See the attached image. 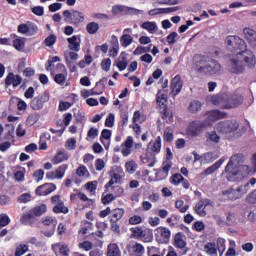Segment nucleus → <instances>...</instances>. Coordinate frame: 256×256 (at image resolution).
<instances>
[{"instance_id": "obj_20", "label": "nucleus", "mask_w": 256, "mask_h": 256, "mask_svg": "<svg viewBox=\"0 0 256 256\" xmlns=\"http://www.w3.org/2000/svg\"><path fill=\"white\" fill-rule=\"evenodd\" d=\"M171 96L173 97V99H175V97H177V95H179V93H181V89H183V81H181V76L180 75H176L171 82Z\"/></svg>"}, {"instance_id": "obj_25", "label": "nucleus", "mask_w": 256, "mask_h": 256, "mask_svg": "<svg viewBox=\"0 0 256 256\" xmlns=\"http://www.w3.org/2000/svg\"><path fill=\"white\" fill-rule=\"evenodd\" d=\"M159 112L161 113L162 120L165 121L168 125H171L173 123V110H170L169 106H163L161 108H158Z\"/></svg>"}, {"instance_id": "obj_62", "label": "nucleus", "mask_w": 256, "mask_h": 256, "mask_svg": "<svg viewBox=\"0 0 256 256\" xmlns=\"http://www.w3.org/2000/svg\"><path fill=\"white\" fill-rule=\"evenodd\" d=\"M129 225H139L143 223V218L139 215H134L128 220Z\"/></svg>"}, {"instance_id": "obj_50", "label": "nucleus", "mask_w": 256, "mask_h": 256, "mask_svg": "<svg viewBox=\"0 0 256 256\" xmlns=\"http://www.w3.org/2000/svg\"><path fill=\"white\" fill-rule=\"evenodd\" d=\"M175 207L178 209L179 213H187L189 210V205H185V201L177 200L175 202Z\"/></svg>"}, {"instance_id": "obj_31", "label": "nucleus", "mask_w": 256, "mask_h": 256, "mask_svg": "<svg viewBox=\"0 0 256 256\" xmlns=\"http://www.w3.org/2000/svg\"><path fill=\"white\" fill-rule=\"evenodd\" d=\"M186 237L183 232H178L174 235V247L176 249H185L187 247V241H185Z\"/></svg>"}, {"instance_id": "obj_28", "label": "nucleus", "mask_w": 256, "mask_h": 256, "mask_svg": "<svg viewBox=\"0 0 256 256\" xmlns=\"http://www.w3.org/2000/svg\"><path fill=\"white\" fill-rule=\"evenodd\" d=\"M209 121H219L220 119H227V112L221 110H210L206 113Z\"/></svg>"}, {"instance_id": "obj_53", "label": "nucleus", "mask_w": 256, "mask_h": 256, "mask_svg": "<svg viewBox=\"0 0 256 256\" xmlns=\"http://www.w3.org/2000/svg\"><path fill=\"white\" fill-rule=\"evenodd\" d=\"M151 47H153V44H150L148 47L138 46L134 50L133 55H143V53H149L151 51Z\"/></svg>"}, {"instance_id": "obj_56", "label": "nucleus", "mask_w": 256, "mask_h": 256, "mask_svg": "<svg viewBox=\"0 0 256 256\" xmlns=\"http://www.w3.org/2000/svg\"><path fill=\"white\" fill-rule=\"evenodd\" d=\"M183 175L179 174V173H176L174 175H172L170 177V183L172 185H175L176 187L179 186V184L181 183V181H183Z\"/></svg>"}, {"instance_id": "obj_13", "label": "nucleus", "mask_w": 256, "mask_h": 256, "mask_svg": "<svg viewBox=\"0 0 256 256\" xmlns=\"http://www.w3.org/2000/svg\"><path fill=\"white\" fill-rule=\"evenodd\" d=\"M211 102L220 109H231V104L227 103V94H216L212 96Z\"/></svg>"}, {"instance_id": "obj_1", "label": "nucleus", "mask_w": 256, "mask_h": 256, "mask_svg": "<svg viewBox=\"0 0 256 256\" xmlns=\"http://www.w3.org/2000/svg\"><path fill=\"white\" fill-rule=\"evenodd\" d=\"M227 47L233 49L234 54L230 56L231 72L235 75H241L246 67L252 68L256 65L255 54L247 49L245 40L239 36H227L225 39Z\"/></svg>"}, {"instance_id": "obj_52", "label": "nucleus", "mask_w": 256, "mask_h": 256, "mask_svg": "<svg viewBox=\"0 0 256 256\" xmlns=\"http://www.w3.org/2000/svg\"><path fill=\"white\" fill-rule=\"evenodd\" d=\"M37 121H39V114L37 113L30 114L26 119V125H28L29 127H33V125H35Z\"/></svg>"}, {"instance_id": "obj_63", "label": "nucleus", "mask_w": 256, "mask_h": 256, "mask_svg": "<svg viewBox=\"0 0 256 256\" xmlns=\"http://www.w3.org/2000/svg\"><path fill=\"white\" fill-rule=\"evenodd\" d=\"M246 203H249V205H256V189L247 195Z\"/></svg>"}, {"instance_id": "obj_16", "label": "nucleus", "mask_w": 256, "mask_h": 256, "mask_svg": "<svg viewBox=\"0 0 256 256\" xmlns=\"http://www.w3.org/2000/svg\"><path fill=\"white\" fill-rule=\"evenodd\" d=\"M47 101H49V96H47V94L38 95L31 101L30 107L34 111H40V109H43V105H45Z\"/></svg>"}, {"instance_id": "obj_29", "label": "nucleus", "mask_w": 256, "mask_h": 256, "mask_svg": "<svg viewBox=\"0 0 256 256\" xmlns=\"http://www.w3.org/2000/svg\"><path fill=\"white\" fill-rule=\"evenodd\" d=\"M133 137L132 136H128L126 141H124L121 144L122 150L121 153L123 155V157H129V155H131V149H133Z\"/></svg>"}, {"instance_id": "obj_32", "label": "nucleus", "mask_w": 256, "mask_h": 256, "mask_svg": "<svg viewBox=\"0 0 256 256\" xmlns=\"http://www.w3.org/2000/svg\"><path fill=\"white\" fill-rule=\"evenodd\" d=\"M146 151H151L154 155L161 153V136L156 137L154 142H150Z\"/></svg>"}, {"instance_id": "obj_45", "label": "nucleus", "mask_w": 256, "mask_h": 256, "mask_svg": "<svg viewBox=\"0 0 256 256\" xmlns=\"http://www.w3.org/2000/svg\"><path fill=\"white\" fill-rule=\"evenodd\" d=\"M69 169L68 164L60 165L54 172L56 173V179H63L65 177V173Z\"/></svg>"}, {"instance_id": "obj_2", "label": "nucleus", "mask_w": 256, "mask_h": 256, "mask_svg": "<svg viewBox=\"0 0 256 256\" xmlns=\"http://www.w3.org/2000/svg\"><path fill=\"white\" fill-rule=\"evenodd\" d=\"M45 213H47L46 204L35 206L22 214L20 223H22V225H30V227H33L37 221V217H41V215H45Z\"/></svg>"}, {"instance_id": "obj_8", "label": "nucleus", "mask_w": 256, "mask_h": 256, "mask_svg": "<svg viewBox=\"0 0 256 256\" xmlns=\"http://www.w3.org/2000/svg\"><path fill=\"white\" fill-rule=\"evenodd\" d=\"M173 152H171V148L166 149V161L162 164V169L158 171V175H162L160 179H167L169 177V171L173 167Z\"/></svg>"}, {"instance_id": "obj_55", "label": "nucleus", "mask_w": 256, "mask_h": 256, "mask_svg": "<svg viewBox=\"0 0 256 256\" xmlns=\"http://www.w3.org/2000/svg\"><path fill=\"white\" fill-rule=\"evenodd\" d=\"M133 249V253H135L136 255H145V246H143V244L141 243H135L132 246Z\"/></svg>"}, {"instance_id": "obj_61", "label": "nucleus", "mask_w": 256, "mask_h": 256, "mask_svg": "<svg viewBox=\"0 0 256 256\" xmlns=\"http://www.w3.org/2000/svg\"><path fill=\"white\" fill-rule=\"evenodd\" d=\"M218 252L221 255H223V253H225V239L223 238H218L217 239V248Z\"/></svg>"}, {"instance_id": "obj_19", "label": "nucleus", "mask_w": 256, "mask_h": 256, "mask_svg": "<svg viewBox=\"0 0 256 256\" xmlns=\"http://www.w3.org/2000/svg\"><path fill=\"white\" fill-rule=\"evenodd\" d=\"M218 129L222 131V133H235L237 129H239V124L233 121H225L218 123Z\"/></svg>"}, {"instance_id": "obj_7", "label": "nucleus", "mask_w": 256, "mask_h": 256, "mask_svg": "<svg viewBox=\"0 0 256 256\" xmlns=\"http://www.w3.org/2000/svg\"><path fill=\"white\" fill-rule=\"evenodd\" d=\"M17 31L21 35H27V37H32L33 35H37L39 27H37V24L31 21H27L26 23L18 25Z\"/></svg>"}, {"instance_id": "obj_36", "label": "nucleus", "mask_w": 256, "mask_h": 256, "mask_svg": "<svg viewBox=\"0 0 256 256\" xmlns=\"http://www.w3.org/2000/svg\"><path fill=\"white\" fill-rule=\"evenodd\" d=\"M123 215H125V209L123 208H115L112 210L109 219L110 221L114 222L117 221H121V219H123Z\"/></svg>"}, {"instance_id": "obj_48", "label": "nucleus", "mask_w": 256, "mask_h": 256, "mask_svg": "<svg viewBox=\"0 0 256 256\" xmlns=\"http://www.w3.org/2000/svg\"><path fill=\"white\" fill-rule=\"evenodd\" d=\"M41 223H43L46 227L53 225V227L57 226V218L52 216H46L41 219Z\"/></svg>"}, {"instance_id": "obj_38", "label": "nucleus", "mask_w": 256, "mask_h": 256, "mask_svg": "<svg viewBox=\"0 0 256 256\" xmlns=\"http://www.w3.org/2000/svg\"><path fill=\"white\" fill-rule=\"evenodd\" d=\"M245 39L248 40V43L251 45H256V31L251 28H244L243 30Z\"/></svg>"}, {"instance_id": "obj_46", "label": "nucleus", "mask_w": 256, "mask_h": 256, "mask_svg": "<svg viewBox=\"0 0 256 256\" xmlns=\"http://www.w3.org/2000/svg\"><path fill=\"white\" fill-rule=\"evenodd\" d=\"M120 43L122 47H129L133 43V37L129 34H123L120 37Z\"/></svg>"}, {"instance_id": "obj_26", "label": "nucleus", "mask_w": 256, "mask_h": 256, "mask_svg": "<svg viewBox=\"0 0 256 256\" xmlns=\"http://www.w3.org/2000/svg\"><path fill=\"white\" fill-rule=\"evenodd\" d=\"M107 81V77H104L96 82L95 87L91 89V95H103V93H105Z\"/></svg>"}, {"instance_id": "obj_23", "label": "nucleus", "mask_w": 256, "mask_h": 256, "mask_svg": "<svg viewBox=\"0 0 256 256\" xmlns=\"http://www.w3.org/2000/svg\"><path fill=\"white\" fill-rule=\"evenodd\" d=\"M226 103L231 105V109H235V107H239L243 103V96L240 94H227Z\"/></svg>"}, {"instance_id": "obj_24", "label": "nucleus", "mask_w": 256, "mask_h": 256, "mask_svg": "<svg viewBox=\"0 0 256 256\" xmlns=\"http://www.w3.org/2000/svg\"><path fill=\"white\" fill-rule=\"evenodd\" d=\"M123 12L130 13V15H137V13H139V10L124 5H114L112 7V13L114 15H119V13Z\"/></svg>"}, {"instance_id": "obj_39", "label": "nucleus", "mask_w": 256, "mask_h": 256, "mask_svg": "<svg viewBox=\"0 0 256 256\" xmlns=\"http://www.w3.org/2000/svg\"><path fill=\"white\" fill-rule=\"evenodd\" d=\"M106 256H121V249H119V245L115 243L109 244Z\"/></svg>"}, {"instance_id": "obj_41", "label": "nucleus", "mask_w": 256, "mask_h": 256, "mask_svg": "<svg viewBox=\"0 0 256 256\" xmlns=\"http://www.w3.org/2000/svg\"><path fill=\"white\" fill-rule=\"evenodd\" d=\"M203 107V104L199 100H193L188 106L189 113H199V110Z\"/></svg>"}, {"instance_id": "obj_9", "label": "nucleus", "mask_w": 256, "mask_h": 256, "mask_svg": "<svg viewBox=\"0 0 256 256\" xmlns=\"http://www.w3.org/2000/svg\"><path fill=\"white\" fill-rule=\"evenodd\" d=\"M214 202L211 201L209 198H203L197 202V204L194 207V211L196 215H199V217H207V207H213Z\"/></svg>"}, {"instance_id": "obj_21", "label": "nucleus", "mask_w": 256, "mask_h": 256, "mask_svg": "<svg viewBox=\"0 0 256 256\" xmlns=\"http://www.w3.org/2000/svg\"><path fill=\"white\" fill-rule=\"evenodd\" d=\"M55 189H57V186L53 183H48V184H44L39 186L35 193L36 195H39L40 197L42 196H46V195H51V193H53V191H55Z\"/></svg>"}, {"instance_id": "obj_27", "label": "nucleus", "mask_w": 256, "mask_h": 256, "mask_svg": "<svg viewBox=\"0 0 256 256\" xmlns=\"http://www.w3.org/2000/svg\"><path fill=\"white\" fill-rule=\"evenodd\" d=\"M141 161L148 167H155V164L157 163L156 155L151 151L146 150L145 155L141 156Z\"/></svg>"}, {"instance_id": "obj_34", "label": "nucleus", "mask_w": 256, "mask_h": 256, "mask_svg": "<svg viewBox=\"0 0 256 256\" xmlns=\"http://www.w3.org/2000/svg\"><path fill=\"white\" fill-rule=\"evenodd\" d=\"M156 103L158 109L161 107H167V93L164 90H158L156 94Z\"/></svg>"}, {"instance_id": "obj_47", "label": "nucleus", "mask_w": 256, "mask_h": 256, "mask_svg": "<svg viewBox=\"0 0 256 256\" xmlns=\"http://www.w3.org/2000/svg\"><path fill=\"white\" fill-rule=\"evenodd\" d=\"M86 31L89 35H95L99 31V24L97 22H90L86 25Z\"/></svg>"}, {"instance_id": "obj_54", "label": "nucleus", "mask_w": 256, "mask_h": 256, "mask_svg": "<svg viewBox=\"0 0 256 256\" xmlns=\"http://www.w3.org/2000/svg\"><path fill=\"white\" fill-rule=\"evenodd\" d=\"M163 139L164 141H166L167 143H171L174 139L173 136V130L171 129V127H167L164 131V135H163Z\"/></svg>"}, {"instance_id": "obj_57", "label": "nucleus", "mask_w": 256, "mask_h": 256, "mask_svg": "<svg viewBox=\"0 0 256 256\" xmlns=\"http://www.w3.org/2000/svg\"><path fill=\"white\" fill-rule=\"evenodd\" d=\"M218 157L219 156H217V154H215L214 152H207L203 155L205 163H213V161H216Z\"/></svg>"}, {"instance_id": "obj_18", "label": "nucleus", "mask_w": 256, "mask_h": 256, "mask_svg": "<svg viewBox=\"0 0 256 256\" xmlns=\"http://www.w3.org/2000/svg\"><path fill=\"white\" fill-rule=\"evenodd\" d=\"M51 249L56 256H69V253H71L69 246L63 242L52 244Z\"/></svg>"}, {"instance_id": "obj_58", "label": "nucleus", "mask_w": 256, "mask_h": 256, "mask_svg": "<svg viewBox=\"0 0 256 256\" xmlns=\"http://www.w3.org/2000/svg\"><path fill=\"white\" fill-rule=\"evenodd\" d=\"M125 167L126 171L130 174H133L135 171H137V163L134 160L126 162Z\"/></svg>"}, {"instance_id": "obj_37", "label": "nucleus", "mask_w": 256, "mask_h": 256, "mask_svg": "<svg viewBox=\"0 0 256 256\" xmlns=\"http://www.w3.org/2000/svg\"><path fill=\"white\" fill-rule=\"evenodd\" d=\"M58 61H61V58H59V56H54L49 58L45 63L46 71H50L52 76H54L55 73L57 72V70H53V68L55 67L54 63H58Z\"/></svg>"}, {"instance_id": "obj_60", "label": "nucleus", "mask_w": 256, "mask_h": 256, "mask_svg": "<svg viewBox=\"0 0 256 256\" xmlns=\"http://www.w3.org/2000/svg\"><path fill=\"white\" fill-rule=\"evenodd\" d=\"M115 199H117V196L113 195L112 193H109L103 196L101 201L103 205H109V203L115 201Z\"/></svg>"}, {"instance_id": "obj_15", "label": "nucleus", "mask_w": 256, "mask_h": 256, "mask_svg": "<svg viewBox=\"0 0 256 256\" xmlns=\"http://www.w3.org/2000/svg\"><path fill=\"white\" fill-rule=\"evenodd\" d=\"M60 71L58 74H54V81L58 85H63L67 80V68L63 65V63H58L56 66V73Z\"/></svg>"}, {"instance_id": "obj_42", "label": "nucleus", "mask_w": 256, "mask_h": 256, "mask_svg": "<svg viewBox=\"0 0 256 256\" xmlns=\"http://www.w3.org/2000/svg\"><path fill=\"white\" fill-rule=\"evenodd\" d=\"M119 181H121V175L114 173L111 179L105 184V191H109V189H111L115 183H119Z\"/></svg>"}, {"instance_id": "obj_6", "label": "nucleus", "mask_w": 256, "mask_h": 256, "mask_svg": "<svg viewBox=\"0 0 256 256\" xmlns=\"http://www.w3.org/2000/svg\"><path fill=\"white\" fill-rule=\"evenodd\" d=\"M239 159V154L231 156L224 171L227 173L228 181H237V175H239L238 170L235 168V162Z\"/></svg>"}, {"instance_id": "obj_10", "label": "nucleus", "mask_w": 256, "mask_h": 256, "mask_svg": "<svg viewBox=\"0 0 256 256\" xmlns=\"http://www.w3.org/2000/svg\"><path fill=\"white\" fill-rule=\"evenodd\" d=\"M130 231L133 239H144V243H151L153 241V234L147 235V232L141 226L132 227Z\"/></svg>"}, {"instance_id": "obj_5", "label": "nucleus", "mask_w": 256, "mask_h": 256, "mask_svg": "<svg viewBox=\"0 0 256 256\" xmlns=\"http://www.w3.org/2000/svg\"><path fill=\"white\" fill-rule=\"evenodd\" d=\"M249 191V184L239 186L237 189L229 188L222 192L223 195H228L230 201L241 199Z\"/></svg>"}, {"instance_id": "obj_35", "label": "nucleus", "mask_w": 256, "mask_h": 256, "mask_svg": "<svg viewBox=\"0 0 256 256\" xmlns=\"http://www.w3.org/2000/svg\"><path fill=\"white\" fill-rule=\"evenodd\" d=\"M68 159L69 155L67 153H65L63 150H58L51 161L53 165H59V163H63V161H67Z\"/></svg>"}, {"instance_id": "obj_43", "label": "nucleus", "mask_w": 256, "mask_h": 256, "mask_svg": "<svg viewBox=\"0 0 256 256\" xmlns=\"http://www.w3.org/2000/svg\"><path fill=\"white\" fill-rule=\"evenodd\" d=\"M204 251L207 253V255H217V247L215 243L208 242L204 245Z\"/></svg>"}, {"instance_id": "obj_64", "label": "nucleus", "mask_w": 256, "mask_h": 256, "mask_svg": "<svg viewBox=\"0 0 256 256\" xmlns=\"http://www.w3.org/2000/svg\"><path fill=\"white\" fill-rule=\"evenodd\" d=\"M17 201L18 203H29V201H31V194L23 193L18 197Z\"/></svg>"}, {"instance_id": "obj_30", "label": "nucleus", "mask_w": 256, "mask_h": 256, "mask_svg": "<svg viewBox=\"0 0 256 256\" xmlns=\"http://www.w3.org/2000/svg\"><path fill=\"white\" fill-rule=\"evenodd\" d=\"M67 41L69 43L68 47L70 51H75L76 53L78 51H81V39L80 36L74 35L70 38H67Z\"/></svg>"}, {"instance_id": "obj_33", "label": "nucleus", "mask_w": 256, "mask_h": 256, "mask_svg": "<svg viewBox=\"0 0 256 256\" xmlns=\"http://www.w3.org/2000/svg\"><path fill=\"white\" fill-rule=\"evenodd\" d=\"M179 8L177 7H169V8H155L148 12V15H167L169 13H175V11H178Z\"/></svg>"}, {"instance_id": "obj_44", "label": "nucleus", "mask_w": 256, "mask_h": 256, "mask_svg": "<svg viewBox=\"0 0 256 256\" xmlns=\"http://www.w3.org/2000/svg\"><path fill=\"white\" fill-rule=\"evenodd\" d=\"M13 47L16 51H24L25 49V38H16L13 40Z\"/></svg>"}, {"instance_id": "obj_4", "label": "nucleus", "mask_w": 256, "mask_h": 256, "mask_svg": "<svg viewBox=\"0 0 256 256\" xmlns=\"http://www.w3.org/2000/svg\"><path fill=\"white\" fill-rule=\"evenodd\" d=\"M208 63L209 57L203 54H195L192 59V68L194 71H196V73L203 75Z\"/></svg>"}, {"instance_id": "obj_59", "label": "nucleus", "mask_w": 256, "mask_h": 256, "mask_svg": "<svg viewBox=\"0 0 256 256\" xmlns=\"http://www.w3.org/2000/svg\"><path fill=\"white\" fill-rule=\"evenodd\" d=\"M55 43H57V36L54 34H50L44 40V45H46V47H53Z\"/></svg>"}, {"instance_id": "obj_51", "label": "nucleus", "mask_w": 256, "mask_h": 256, "mask_svg": "<svg viewBox=\"0 0 256 256\" xmlns=\"http://www.w3.org/2000/svg\"><path fill=\"white\" fill-rule=\"evenodd\" d=\"M142 29H145L149 33H153V31H157V24L155 22H144L141 25Z\"/></svg>"}, {"instance_id": "obj_17", "label": "nucleus", "mask_w": 256, "mask_h": 256, "mask_svg": "<svg viewBox=\"0 0 256 256\" xmlns=\"http://www.w3.org/2000/svg\"><path fill=\"white\" fill-rule=\"evenodd\" d=\"M23 83V78L20 75H15L13 72H9L5 78V86L6 87H14L17 88L19 85Z\"/></svg>"}, {"instance_id": "obj_14", "label": "nucleus", "mask_w": 256, "mask_h": 256, "mask_svg": "<svg viewBox=\"0 0 256 256\" xmlns=\"http://www.w3.org/2000/svg\"><path fill=\"white\" fill-rule=\"evenodd\" d=\"M156 241H161V243H169L171 239V230L169 228L160 226L156 229Z\"/></svg>"}, {"instance_id": "obj_49", "label": "nucleus", "mask_w": 256, "mask_h": 256, "mask_svg": "<svg viewBox=\"0 0 256 256\" xmlns=\"http://www.w3.org/2000/svg\"><path fill=\"white\" fill-rule=\"evenodd\" d=\"M29 251V245L26 244H20L16 247L14 256H23L25 253Z\"/></svg>"}, {"instance_id": "obj_40", "label": "nucleus", "mask_w": 256, "mask_h": 256, "mask_svg": "<svg viewBox=\"0 0 256 256\" xmlns=\"http://www.w3.org/2000/svg\"><path fill=\"white\" fill-rule=\"evenodd\" d=\"M52 211L56 214L63 213L64 215H67V213H69V208L65 206V202L59 201V203L53 207Z\"/></svg>"}, {"instance_id": "obj_11", "label": "nucleus", "mask_w": 256, "mask_h": 256, "mask_svg": "<svg viewBox=\"0 0 256 256\" xmlns=\"http://www.w3.org/2000/svg\"><path fill=\"white\" fill-rule=\"evenodd\" d=\"M202 75H221V64L216 60H211L210 62L208 60V64H206Z\"/></svg>"}, {"instance_id": "obj_12", "label": "nucleus", "mask_w": 256, "mask_h": 256, "mask_svg": "<svg viewBox=\"0 0 256 256\" xmlns=\"http://www.w3.org/2000/svg\"><path fill=\"white\" fill-rule=\"evenodd\" d=\"M203 129H205L204 123L194 121L188 126L187 134L190 135V137H199V135L203 133Z\"/></svg>"}, {"instance_id": "obj_22", "label": "nucleus", "mask_w": 256, "mask_h": 256, "mask_svg": "<svg viewBox=\"0 0 256 256\" xmlns=\"http://www.w3.org/2000/svg\"><path fill=\"white\" fill-rule=\"evenodd\" d=\"M223 163H225V158H220L213 165L209 166L205 171L201 172L199 177L203 179L204 177H207V175H213V173H215V171H217V169H219Z\"/></svg>"}, {"instance_id": "obj_3", "label": "nucleus", "mask_w": 256, "mask_h": 256, "mask_svg": "<svg viewBox=\"0 0 256 256\" xmlns=\"http://www.w3.org/2000/svg\"><path fill=\"white\" fill-rule=\"evenodd\" d=\"M62 15L65 23H70V25H75V27H79L85 21V14L79 10H64Z\"/></svg>"}]
</instances>
